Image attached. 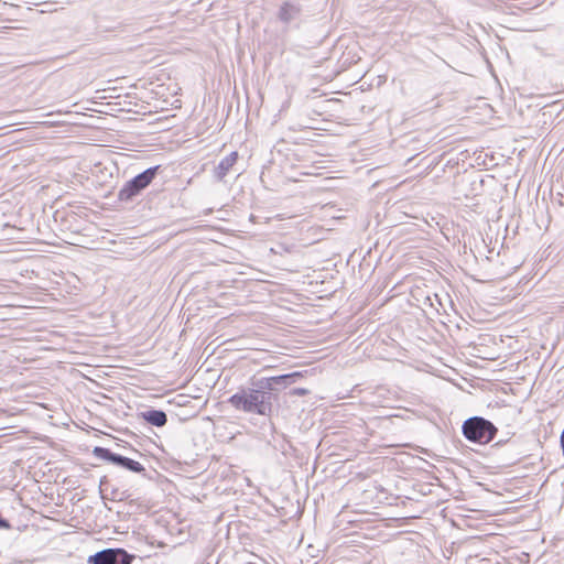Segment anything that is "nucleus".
I'll list each match as a JSON object with an SVG mask.
<instances>
[{"mask_svg":"<svg viewBox=\"0 0 564 564\" xmlns=\"http://www.w3.org/2000/svg\"><path fill=\"white\" fill-rule=\"evenodd\" d=\"M229 403L237 410L259 415H268L271 412V393L258 389H243L230 397Z\"/></svg>","mask_w":564,"mask_h":564,"instance_id":"1","label":"nucleus"},{"mask_svg":"<svg viewBox=\"0 0 564 564\" xmlns=\"http://www.w3.org/2000/svg\"><path fill=\"white\" fill-rule=\"evenodd\" d=\"M496 433V426L484 417L474 416L463 424V434L471 442L487 444L494 440Z\"/></svg>","mask_w":564,"mask_h":564,"instance_id":"2","label":"nucleus"},{"mask_svg":"<svg viewBox=\"0 0 564 564\" xmlns=\"http://www.w3.org/2000/svg\"><path fill=\"white\" fill-rule=\"evenodd\" d=\"M159 166L149 167L144 172L138 174L131 181L127 182L119 191L118 197L120 200H130L142 189H144L155 177Z\"/></svg>","mask_w":564,"mask_h":564,"instance_id":"3","label":"nucleus"},{"mask_svg":"<svg viewBox=\"0 0 564 564\" xmlns=\"http://www.w3.org/2000/svg\"><path fill=\"white\" fill-rule=\"evenodd\" d=\"M94 455L98 458L110 462L111 464L118 465L122 468L131 470L133 473H142L144 471V467L137 460L124 457L119 454L112 453L110 449L105 447L96 446L93 451Z\"/></svg>","mask_w":564,"mask_h":564,"instance_id":"4","label":"nucleus"},{"mask_svg":"<svg viewBox=\"0 0 564 564\" xmlns=\"http://www.w3.org/2000/svg\"><path fill=\"white\" fill-rule=\"evenodd\" d=\"M132 556L122 549H106L89 556V564H131Z\"/></svg>","mask_w":564,"mask_h":564,"instance_id":"5","label":"nucleus"},{"mask_svg":"<svg viewBox=\"0 0 564 564\" xmlns=\"http://www.w3.org/2000/svg\"><path fill=\"white\" fill-rule=\"evenodd\" d=\"M301 377H302L301 372H293V373L276 376V377H270V378H265V379L258 381L256 386L259 387L260 389L269 392L274 389L275 384L288 386V384L295 382L296 379L301 378Z\"/></svg>","mask_w":564,"mask_h":564,"instance_id":"6","label":"nucleus"},{"mask_svg":"<svg viewBox=\"0 0 564 564\" xmlns=\"http://www.w3.org/2000/svg\"><path fill=\"white\" fill-rule=\"evenodd\" d=\"M301 14V7L300 4L292 2V1H285L281 4L278 18L283 23H290L294 20H296Z\"/></svg>","mask_w":564,"mask_h":564,"instance_id":"7","label":"nucleus"},{"mask_svg":"<svg viewBox=\"0 0 564 564\" xmlns=\"http://www.w3.org/2000/svg\"><path fill=\"white\" fill-rule=\"evenodd\" d=\"M239 154L237 151H232L225 156L214 170V175L218 181H223L229 173L231 167L236 164Z\"/></svg>","mask_w":564,"mask_h":564,"instance_id":"8","label":"nucleus"},{"mask_svg":"<svg viewBox=\"0 0 564 564\" xmlns=\"http://www.w3.org/2000/svg\"><path fill=\"white\" fill-rule=\"evenodd\" d=\"M140 415L144 421L158 427L164 426L167 422V416L165 412L161 410L145 411L142 412Z\"/></svg>","mask_w":564,"mask_h":564,"instance_id":"9","label":"nucleus"},{"mask_svg":"<svg viewBox=\"0 0 564 564\" xmlns=\"http://www.w3.org/2000/svg\"><path fill=\"white\" fill-rule=\"evenodd\" d=\"M293 394H296V395H305L308 393V391L306 389H303V388H296L292 391Z\"/></svg>","mask_w":564,"mask_h":564,"instance_id":"10","label":"nucleus"},{"mask_svg":"<svg viewBox=\"0 0 564 564\" xmlns=\"http://www.w3.org/2000/svg\"><path fill=\"white\" fill-rule=\"evenodd\" d=\"M0 527L8 528L9 524H8V522L6 520L0 518Z\"/></svg>","mask_w":564,"mask_h":564,"instance_id":"11","label":"nucleus"}]
</instances>
